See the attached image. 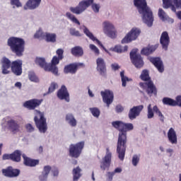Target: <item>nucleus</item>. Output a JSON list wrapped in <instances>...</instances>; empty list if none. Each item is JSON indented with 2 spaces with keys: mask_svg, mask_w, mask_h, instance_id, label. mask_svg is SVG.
I'll use <instances>...</instances> for the list:
<instances>
[{
  "mask_svg": "<svg viewBox=\"0 0 181 181\" xmlns=\"http://www.w3.org/2000/svg\"><path fill=\"white\" fill-rule=\"evenodd\" d=\"M2 173L6 177H18V175L21 174V170L9 166L6 169H3Z\"/></svg>",
  "mask_w": 181,
  "mask_h": 181,
  "instance_id": "obj_20",
  "label": "nucleus"
},
{
  "mask_svg": "<svg viewBox=\"0 0 181 181\" xmlns=\"http://www.w3.org/2000/svg\"><path fill=\"white\" fill-rule=\"evenodd\" d=\"M113 52H115L116 53H124L125 52H128V45H126L123 47L121 45H116L113 48Z\"/></svg>",
  "mask_w": 181,
  "mask_h": 181,
  "instance_id": "obj_41",
  "label": "nucleus"
},
{
  "mask_svg": "<svg viewBox=\"0 0 181 181\" xmlns=\"http://www.w3.org/2000/svg\"><path fill=\"white\" fill-rule=\"evenodd\" d=\"M21 156H22V153L19 150H16L11 153V160L13 162H21Z\"/></svg>",
  "mask_w": 181,
  "mask_h": 181,
  "instance_id": "obj_37",
  "label": "nucleus"
},
{
  "mask_svg": "<svg viewBox=\"0 0 181 181\" xmlns=\"http://www.w3.org/2000/svg\"><path fill=\"white\" fill-rule=\"evenodd\" d=\"M7 129L11 131L13 134H16L21 131V125L18 123V121L11 119L6 122Z\"/></svg>",
  "mask_w": 181,
  "mask_h": 181,
  "instance_id": "obj_19",
  "label": "nucleus"
},
{
  "mask_svg": "<svg viewBox=\"0 0 181 181\" xmlns=\"http://www.w3.org/2000/svg\"><path fill=\"white\" fill-rule=\"evenodd\" d=\"M134 6L138 9L139 13L141 15L143 22L151 28L153 25V13L149 7H148V4L146 0H134Z\"/></svg>",
  "mask_w": 181,
  "mask_h": 181,
  "instance_id": "obj_2",
  "label": "nucleus"
},
{
  "mask_svg": "<svg viewBox=\"0 0 181 181\" xmlns=\"http://www.w3.org/2000/svg\"><path fill=\"white\" fill-rule=\"evenodd\" d=\"M73 180L78 181V179L81 177V168L79 166L75 168L72 170Z\"/></svg>",
  "mask_w": 181,
  "mask_h": 181,
  "instance_id": "obj_36",
  "label": "nucleus"
},
{
  "mask_svg": "<svg viewBox=\"0 0 181 181\" xmlns=\"http://www.w3.org/2000/svg\"><path fill=\"white\" fill-rule=\"evenodd\" d=\"M90 111L92 114V115H93V117H95L96 118H98V117H100V109L98 107H90Z\"/></svg>",
  "mask_w": 181,
  "mask_h": 181,
  "instance_id": "obj_43",
  "label": "nucleus"
},
{
  "mask_svg": "<svg viewBox=\"0 0 181 181\" xmlns=\"http://www.w3.org/2000/svg\"><path fill=\"white\" fill-rule=\"evenodd\" d=\"M85 145L86 143L84 141H79L75 144H71L69 148V156L71 158H75V159L80 158V155H81Z\"/></svg>",
  "mask_w": 181,
  "mask_h": 181,
  "instance_id": "obj_7",
  "label": "nucleus"
},
{
  "mask_svg": "<svg viewBox=\"0 0 181 181\" xmlns=\"http://www.w3.org/2000/svg\"><path fill=\"white\" fill-rule=\"evenodd\" d=\"M163 104L164 105H169L170 107H176V100L170 98H163Z\"/></svg>",
  "mask_w": 181,
  "mask_h": 181,
  "instance_id": "obj_38",
  "label": "nucleus"
},
{
  "mask_svg": "<svg viewBox=\"0 0 181 181\" xmlns=\"http://www.w3.org/2000/svg\"><path fill=\"white\" fill-rule=\"evenodd\" d=\"M158 16L161 21H165L166 19V13L162 8H159L158 10Z\"/></svg>",
  "mask_w": 181,
  "mask_h": 181,
  "instance_id": "obj_47",
  "label": "nucleus"
},
{
  "mask_svg": "<svg viewBox=\"0 0 181 181\" xmlns=\"http://www.w3.org/2000/svg\"><path fill=\"white\" fill-rule=\"evenodd\" d=\"M91 5L93 11L96 13H98V12H100V6L94 4V0H83L79 2L77 6L70 7L69 11H71L72 13L80 15L81 13H83L88 6H91Z\"/></svg>",
  "mask_w": 181,
  "mask_h": 181,
  "instance_id": "obj_5",
  "label": "nucleus"
},
{
  "mask_svg": "<svg viewBox=\"0 0 181 181\" xmlns=\"http://www.w3.org/2000/svg\"><path fill=\"white\" fill-rule=\"evenodd\" d=\"M137 53L138 49H133L130 52V59L132 60V64H134L136 69H142L144 64V59L141 54Z\"/></svg>",
  "mask_w": 181,
  "mask_h": 181,
  "instance_id": "obj_8",
  "label": "nucleus"
},
{
  "mask_svg": "<svg viewBox=\"0 0 181 181\" xmlns=\"http://www.w3.org/2000/svg\"><path fill=\"white\" fill-rule=\"evenodd\" d=\"M124 74H125V71H122L120 72V77H121V80H122V87H127V81H132V79L129 78Z\"/></svg>",
  "mask_w": 181,
  "mask_h": 181,
  "instance_id": "obj_39",
  "label": "nucleus"
},
{
  "mask_svg": "<svg viewBox=\"0 0 181 181\" xmlns=\"http://www.w3.org/2000/svg\"><path fill=\"white\" fill-rule=\"evenodd\" d=\"M69 33L71 36H76V37H80V36H81L80 31L76 30V28H70Z\"/></svg>",
  "mask_w": 181,
  "mask_h": 181,
  "instance_id": "obj_45",
  "label": "nucleus"
},
{
  "mask_svg": "<svg viewBox=\"0 0 181 181\" xmlns=\"http://www.w3.org/2000/svg\"><path fill=\"white\" fill-rule=\"evenodd\" d=\"M142 110H144V105H142L131 108L128 115L129 119H135L136 117H139L141 112H142Z\"/></svg>",
  "mask_w": 181,
  "mask_h": 181,
  "instance_id": "obj_23",
  "label": "nucleus"
},
{
  "mask_svg": "<svg viewBox=\"0 0 181 181\" xmlns=\"http://www.w3.org/2000/svg\"><path fill=\"white\" fill-rule=\"evenodd\" d=\"M115 110L117 112H122V111H124V107L121 106V105H118L116 106Z\"/></svg>",
  "mask_w": 181,
  "mask_h": 181,
  "instance_id": "obj_58",
  "label": "nucleus"
},
{
  "mask_svg": "<svg viewBox=\"0 0 181 181\" xmlns=\"http://www.w3.org/2000/svg\"><path fill=\"white\" fill-rule=\"evenodd\" d=\"M88 95L90 97H94V94H93V92L90 90V88H88Z\"/></svg>",
  "mask_w": 181,
  "mask_h": 181,
  "instance_id": "obj_63",
  "label": "nucleus"
},
{
  "mask_svg": "<svg viewBox=\"0 0 181 181\" xmlns=\"http://www.w3.org/2000/svg\"><path fill=\"white\" fill-rule=\"evenodd\" d=\"M100 94L103 97V101L107 104V107H110V104H112L114 101V93L109 90H105V91H101Z\"/></svg>",
  "mask_w": 181,
  "mask_h": 181,
  "instance_id": "obj_18",
  "label": "nucleus"
},
{
  "mask_svg": "<svg viewBox=\"0 0 181 181\" xmlns=\"http://www.w3.org/2000/svg\"><path fill=\"white\" fill-rule=\"evenodd\" d=\"M139 163V156L134 155L132 158V165L133 166H136Z\"/></svg>",
  "mask_w": 181,
  "mask_h": 181,
  "instance_id": "obj_49",
  "label": "nucleus"
},
{
  "mask_svg": "<svg viewBox=\"0 0 181 181\" xmlns=\"http://www.w3.org/2000/svg\"><path fill=\"white\" fill-rule=\"evenodd\" d=\"M89 47L90 50H92V52H94L95 54H96L97 56L100 54V49H98L95 45L90 44L89 45Z\"/></svg>",
  "mask_w": 181,
  "mask_h": 181,
  "instance_id": "obj_48",
  "label": "nucleus"
},
{
  "mask_svg": "<svg viewBox=\"0 0 181 181\" xmlns=\"http://www.w3.org/2000/svg\"><path fill=\"white\" fill-rule=\"evenodd\" d=\"M113 128L119 131L118 140L117 144V153L120 160L125 159V152H127V144L128 138L127 132L134 129L132 123H125L122 121H115L112 122Z\"/></svg>",
  "mask_w": 181,
  "mask_h": 181,
  "instance_id": "obj_1",
  "label": "nucleus"
},
{
  "mask_svg": "<svg viewBox=\"0 0 181 181\" xmlns=\"http://www.w3.org/2000/svg\"><path fill=\"white\" fill-rule=\"evenodd\" d=\"M28 77L30 81H34L35 83H38L39 81V78H37V76H36V74H35V73L33 72L30 73L28 74Z\"/></svg>",
  "mask_w": 181,
  "mask_h": 181,
  "instance_id": "obj_46",
  "label": "nucleus"
},
{
  "mask_svg": "<svg viewBox=\"0 0 181 181\" xmlns=\"http://www.w3.org/2000/svg\"><path fill=\"white\" fill-rule=\"evenodd\" d=\"M103 32L105 35H107L110 39L117 38V30L114 25L108 21L103 23Z\"/></svg>",
  "mask_w": 181,
  "mask_h": 181,
  "instance_id": "obj_11",
  "label": "nucleus"
},
{
  "mask_svg": "<svg viewBox=\"0 0 181 181\" xmlns=\"http://www.w3.org/2000/svg\"><path fill=\"white\" fill-rule=\"evenodd\" d=\"M160 43L164 50H168V47H169V43H170V38L169 37V34L167 31L162 33L160 38Z\"/></svg>",
  "mask_w": 181,
  "mask_h": 181,
  "instance_id": "obj_25",
  "label": "nucleus"
},
{
  "mask_svg": "<svg viewBox=\"0 0 181 181\" xmlns=\"http://www.w3.org/2000/svg\"><path fill=\"white\" fill-rule=\"evenodd\" d=\"M22 157L23 158V163L25 166H29L30 168H33V167L36 166L37 165H39V160L32 159V158L26 156V155H25V154H23Z\"/></svg>",
  "mask_w": 181,
  "mask_h": 181,
  "instance_id": "obj_28",
  "label": "nucleus"
},
{
  "mask_svg": "<svg viewBox=\"0 0 181 181\" xmlns=\"http://www.w3.org/2000/svg\"><path fill=\"white\" fill-rule=\"evenodd\" d=\"M168 141L173 145H176L177 144V134L175 131V129L171 127L168 132Z\"/></svg>",
  "mask_w": 181,
  "mask_h": 181,
  "instance_id": "obj_27",
  "label": "nucleus"
},
{
  "mask_svg": "<svg viewBox=\"0 0 181 181\" xmlns=\"http://www.w3.org/2000/svg\"><path fill=\"white\" fill-rule=\"evenodd\" d=\"M38 152H39V153H42V152H43V147L42 146L39 147Z\"/></svg>",
  "mask_w": 181,
  "mask_h": 181,
  "instance_id": "obj_64",
  "label": "nucleus"
},
{
  "mask_svg": "<svg viewBox=\"0 0 181 181\" xmlns=\"http://www.w3.org/2000/svg\"><path fill=\"white\" fill-rule=\"evenodd\" d=\"M66 18H68V19L71 21V22H73V23H76V25H78V26H80V25H81L80 21H78L77 18H76V16L74 15L71 14V13L66 12Z\"/></svg>",
  "mask_w": 181,
  "mask_h": 181,
  "instance_id": "obj_40",
  "label": "nucleus"
},
{
  "mask_svg": "<svg viewBox=\"0 0 181 181\" xmlns=\"http://www.w3.org/2000/svg\"><path fill=\"white\" fill-rule=\"evenodd\" d=\"M7 45L16 56L22 57L25 52V40L18 37H11L8 39Z\"/></svg>",
  "mask_w": 181,
  "mask_h": 181,
  "instance_id": "obj_4",
  "label": "nucleus"
},
{
  "mask_svg": "<svg viewBox=\"0 0 181 181\" xmlns=\"http://www.w3.org/2000/svg\"><path fill=\"white\" fill-rule=\"evenodd\" d=\"M106 151V155L100 162V169H102V170H106V169H110V166H111V158L112 156V154L111 153V152H110V148H107Z\"/></svg>",
  "mask_w": 181,
  "mask_h": 181,
  "instance_id": "obj_16",
  "label": "nucleus"
},
{
  "mask_svg": "<svg viewBox=\"0 0 181 181\" xmlns=\"http://www.w3.org/2000/svg\"><path fill=\"white\" fill-rule=\"evenodd\" d=\"M16 87H18V88H21L22 87V83L21 82H17L15 83Z\"/></svg>",
  "mask_w": 181,
  "mask_h": 181,
  "instance_id": "obj_62",
  "label": "nucleus"
},
{
  "mask_svg": "<svg viewBox=\"0 0 181 181\" xmlns=\"http://www.w3.org/2000/svg\"><path fill=\"white\" fill-rule=\"evenodd\" d=\"M72 119H74V116L73 115L68 114L66 115V121H67V122H70Z\"/></svg>",
  "mask_w": 181,
  "mask_h": 181,
  "instance_id": "obj_55",
  "label": "nucleus"
},
{
  "mask_svg": "<svg viewBox=\"0 0 181 181\" xmlns=\"http://www.w3.org/2000/svg\"><path fill=\"white\" fill-rule=\"evenodd\" d=\"M71 127H76L77 125V120L76 118L72 119L70 122H68Z\"/></svg>",
  "mask_w": 181,
  "mask_h": 181,
  "instance_id": "obj_57",
  "label": "nucleus"
},
{
  "mask_svg": "<svg viewBox=\"0 0 181 181\" xmlns=\"http://www.w3.org/2000/svg\"><path fill=\"white\" fill-rule=\"evenodd\" d=\"M155 112V113H154ZM155 114L158 115L161 122H165V116L159 110L157 105H154L152 108V105L149 104L147 107V117L148 119H151L155 117Z\"/></svg>",
  "mask_w": 181,
  "mask_h": 181,
  "instance_id": "obj_10",
  "label": "nucleus"
},
{
  "mask_svg": "<svg viewBox=\"0 0 181 181\" xmlns=\"http://www.w3.org/2000/svg\"><path fill=\"white\" fill-rule=\"evenodd\" d=\"M35 64H38L42 69H44L45 71H49V69H46V67H47L49 64L46 63V59L45 58L37 57L35 59Z\"/></svg>",
  "mask_w": 181,
  "mask_h": 181,
  "instance_id": "obj_35",
  "label": "nucleus"
},
{
  "mask_svg": "<svg viewBox=\"0 0 181 181\" xmlns=\"http://www.w3.org/2000/svg\"><path fill=\"white\" fill-rule=\"evenodd\" d=\"M163 8H170L173 12H176V8L181 9V0H163Z\"/></svg>",
  "mask_w": 181,
  "mask_h": 181,
  "instance_id": "obj_15",
  "label": "nucleus"
},
{
  "mask_svg": "<svg viewBox=\"0 0 181 181\" xmlns=\"http://www.w3.org/2000/svg\"><path fill=\"white\" fill-rule=\"evenodd\" d=\"M112 70H115V71L119 69V65H118L117 64H112Z\"/></svg>",
  "mask_w": 181,
  "mask_h": 181,
  "instance_id": "obj_59",
  "label": "nucleus"
},
{
  "mask_svg": "<svg viewBox=\"0 0 181 181\" xmlns=\"http://www.w3.org/2000/svg\"><path fill=\"white\" fill-rule=\"evenodd\" d=\"M151 63L155 66L159 73H163L165 71V66H163V62L160 57H150Z\"/></svg>",
  "mask_w": 181,
  "mask_h": 181,
  "instance_id": "obj_24",
  "label": "nucleus"
},
{
  "mask_svg": "<svg viewBox=\"0 0 181 181\" xmlns=\"http://www.w3.org/2000/svg\"><path fill=\"white\" fill-rule=\"evenodd\" d=\"M41 2L42 0H28L24 8L25 9H36L40 5Z\"/></svg>",
  "mask_w": 181,
  "mask_h": 181,
  "instance_id": "obj_31",
  "label": "nucleus"
},
{
  "mask_svg": "<svg viewBox=\"0 0 181 181\" xmlns=\"http://www.w3.org/2000/svg\"><path fill=\"white\" fill-rule=\"evenodd\" d=\"M57 35L56 33H45V40L48 43H56Z\"/></svg>",
  "mask_w": 181,
  "mask_h": 181,
  "instance_id": "obj_34",
  "label": "nucleus"
},
{
  "mask_svg": "<svg viewBox=\"0 0 181 181\" xmlns=\"http://www.w3.org/2000/svg\"><path fill=\"white\" fill-rule=\"evenodd\" d=\"M121 172H122V168H117L113 171V173H114V175H115V173H121Z\"/></svg>",
  "mask_w": 181,
  "mask_h": 181,
  "instance_id": "obj_61",
  "label": "nucleus"
},
{
  "mask_svg": "<svg viewBox=\"0 0 181 181\" xmlns=\"http://www.w3.org/2000/svg\"><path fill=\"white\" fill-rule=\"evenodd\" d=\"M114 173L113 172H107L106 173V179L108 181H112V177H114Z\"/></svg>",
  "mask_w": 181,
  "mask_h": 181,
  "instance_id": "obj_52",
  "label": "nucleus"
},
{
  "mask_svg": "<svg viewBox=\"0 0 181 181\" xmlns=\"http://www.w3.org/2000/svg\"><path fill=\"white\" fill-rule=\"evenodd\" d=\"M42 103H43L42 99L34 98L25 101L23 105L24 108H27V110H36L37 107H40Z\"/></svg>",
  "mask_w": 181,
  "mask_h": 181,
  "instance_id": "obj_14",
  "label": "nucleus"
},
{
  "mask_svg": "<svg viewBox=\"0 0 181 181\" xmlns=\"http://www.w3.org/2000/svg\"><path fill=\"white\" fill-rule=\"evenodd\" d=\"M35 39H40V37H45V33L40 30L37 31L34 35Z\"/></svg>",
  "mask_w": 181,
  "mask_h": 181,
  "instance_id": "obj_50",
  "label": "nucleus"
},
{
  "mask_svg": "<svg viewBox=\"0 0 181 181\" xmlns=\"http://www.w3.org/2000/svg\"><path fill=\"white\" fill-rule=\"evenodd\" d=\"M71 54H73V56H75V57H81V56H83V54H84V51L83 50V48H81V47L76 46L71 48Z\"/></svg>",
  "mask_w": 181,
  "mask_h": 181,
  "instance_id": "obj_33",
  "label": "nucleus"
},
{
  "mask_svg": "<svg viewBox=\"0 0 181 181\" xmlns=\"http://www.w3.org/2000/svg\"><path fill=\"white\" fill-rule=\"evenodd\" d=\"M11 5H14L17 8H20V6H22V4L19 0H11Z\"/></svg>",
  "mask_w": 181,
  "mask_h": 181,
  "instance_id": "obj_51",
  "label": "nucleus"
},
{
  "mask_svg": "<svg viewBox=\"0 0 181 181\" xmlns=\"http://www.w3.org/2000/svg\"><path fill=\"white\" fill-rule=\"evenodd\" d=\"M57 95L59 100H65L66 103L70 101V94L64 85H62L61 88L57 91Z\"/></svg>",
  "mask_w": 181,
  "mask_h": 181,
  "instance_id": "obj_22",
  "label": "nucleus"
},
{
  "mask_svg": "<svg viewBox=\"0 0 181 181\" xmlns=\"http://www.w3.org/2000/svg\"><path fill=\"white\" fill-rule=\"evenodd\" d=\"M96 70L98 71L99 74L105 78H107V64L104 59L98 57L96 59Z\"/></svg>",
  "mask_w": 181,
  "mask_h": 181,
  "instance_id": "obj_12",
  "label": "nucleus"
},
{
  "mask_svg": "<svg viewBox=\"0 0 181 181\" xmlns=\"http://www.w3.org/2000/svg\"><path fill=\"white\" fill-rule=\"evenodd\" d=\"M156 49V46L148 45V47H146L141 49V54L144 56H149V54H152V53H153Z\"/></svg>",
  "mask_w": 181,
  "mask_h": 181,
  "instance_id": "obj_32",
  "label": "nucleus"
},
{
  "mask_svg": "<svg viewBox=\"0 0 181 181\" xmlns=\"http://www.w3.org/2000/svg\"><path fill=\"white\" fill-rule=\"evenodd\" d=\"M80 65V64H69V65L64 66V72L65 74H69V73L71 74H76Z\"/></svg>",
  "mask_w": 181,
  "mask_h": 181,
  "instance_id": "obj_26",
  "label": "nucleus"
},
{
  "mask_svg": "<svg viewBox=\"0 0 181 181\" xmlns=\"http://www.w3.org/2000/svg\"><path fill=\"white\" fill-rule=\"evenodd\" d=\"M23 62L21 59L13 61L11 66V71L15 76H22V64Z\"/></svg>",
  "mask_w": 181,
  "mask_h": 181,
  "instance_id": "obj_17",
  "label": "nucleus"
},
{
  "mask_svg": "<svg viewBox=\"0 0 181 181\" xmlns=\"http://www.w3.org/2000/svg\"><path fill=\"white\" fill-rule=\"evenodd\" d=\"M56 54L58 59L63 60L64 59V50L62 48L57 49Z\"/></svg>",
  "mask_w": 181,
  "mask_h": 181,
  "instance_id": "obj_44",
  "label": "nucleus"
},
{
  "mask_svg": "<svg viewBox=\"0 0 181 181\" xmlns=\"http://www.w3.org/2000/svg\"><path fill=\"white\" fill-rule=\"evenodd\" d=\"M140 78L142 81L146 82H140L139 86L142 90L146 91L149 97H152V95H158V88H156V86H155L153 81H152L149 77V71L147 69L142 71L141 74L140 75Z\"/></svg>",
  "mask_w": 181,
  "mask_h": 181,
  "instance_id": "obj_3",
  "label": "nucleus"
},
{
  "mask_svg": "<svg viewBox=\"0 0 181 181\" xmlns=\"http://www.w3.org/2000/svg\"><path fill=\"white\" fill-rule=\"evenodd\" d=\"M52 173H53L54 176H59V169H57V168H54L52 170Z\"/></svg>",
  "mask_w": 181,
  "mask_h": 181,
  "instance_id": "obj_60",
  "label": "nucleus"
},
{
  "mask_svg": "<svg viewBox=\"0 0 181 181\" xmlns=\"http://www.w3.org/2000/svg\"><path fill=\"white\" fill-rule=\"evenodd\" d=\"M50 170H52V167H50V165H45L42 174L39 176V180L47 181V177L49 176V173H50Z\"/></svg>",
  "mask_w": 181,
  "mask_h": 181,
  "instance_id": "obj_30",
  "label": "nucleus"
},
{
  "mask_svg": "<svg viewBox=\"0 0 181 181\" xmlns=\"http://www.w3.org/2000/svg\"><path fill=\"white\" fill-rule=\"evenodd\" d=\"M34 122L39 132L45 134L47 131V122H46V117H45V113L35 110Z\"/></svg>",
  "mask_w": 181,
  "mask_h": 181,
  "instance_id": "obj_6",
  "label": "nucleus"
},
{
  "mask_svg": "<svg viewBox=\"0 0 181 181\" xmlns=\"http://www.w3.org/2000/svg\"><path fill=\"white\" fill-rule=\"evenodd\" d=\"M61 59L58 58L57 56H54L52 59L51 64H49L46 67L49 71H51L54 76H59V68H57V64L60 63Z\"/></svg>",
  "mask_w": 181,
  "mask_h": 181,
  "instance_id": "obj_13",
  "label": "nucleus"
},
{
  "mask_svg": "<svg viewBox=\"0 0 181 181\" xmlns=\"http://www.w3.org/2000/svg\"><path fill=\"white\" fill-rule=\"evenodd\" d=\"M83 33H85V35H86V36H88V37H89V39H90V40H93V42H96L97 44L99 46H100L102 47V49H103V50L107 51V49H105V47H104L103 43H101L98 39H97V38H95V37H94V35H93L92 33L90 32V30H88V28L85 27V28L83 30Z\"/></svg>",
  "mask_w": 181,
  "mask_h": 181,
  "instance_id": "obj_29",
  "label": "nucleus"
},
{
  "mask_svg": "<svg viewBox=\"0 0 181 181\" xmlns=\"http://www.w3.org/2000/svg\"><path fill=\"white\" fill-rule=\"evenodd\" d=\"M56 88H59V85L56 82H52L49 88L48 91L46 93H44V95H47V94H51L53 93Z\"/></svg>",
  "mask_w": 181,
  "mask_h": 181,
  "instance_id": "obj_42",
  "label": "nucleus"
},
{
  "mask_svg": "<svg viewBox=\"0 0 181 181\" xmlns=\"http://www.w3.org/2000/svg\"><path fill=\"white\" fill-rule=\"evenodd\" d=\"M2 159H3V160H12L11 153H10V154H8V153L4 154L3 156H2Z\"/></svg>",
  "mask_w": 181,
  "mask_h": 181,
  "instance_id": "obj_54",
  "label": "nucleus"
},
{
  "mask_svg": "<svg viewBox=\"0 0 181 181\" xmlns=\"http://www.w3.org/2000/svg\"><path fill=\"white\" fill-rule=\"evenodd\" d=\"M141 35V29L137 28H133L130 32H129L125 37L122 40L121 43L122 45L125 43H131L134 40H136Z\"/></svg>",
  "mask_w": 181,
  "mask_h": 181,
  "instance_id": "obj_9",
  "label": "nucleus"
},
{
  "mask_svg": "<svg viewBox=\"0 0 181 181\" xmlns=\"http://www.w3.org/2000/svg\"><path fill=\"white\" fill-rule=\"evenodd\" d=\"M176 106L181 107V95H178L175 98Z\"/></svg>",
  "mask_w": 181,
  "mask_h": 181,
  "instance_id": "obj_56",
  "label": "nucleus"
},
{
  "mask_svg": "<svg viewBox=\"0 0 181 181\" xmlns=\"http://www.w3.org/2000/svg\"><path fill=\"white\" fill-rule=\"evenodd\" d=\"M1 64L2 74H9L11 73L9 69H11L12 66V62H11L9 59L6 58V57H4L1 59Z\"/></svg>",
  "mask_w": 181,
  "mask_h": 181,
  "instance_id": "obj_21",
  "label": "nucleus"
},
{
  "mask_svg": "<svg viewBox=\"0 0 181 181\" xmlns=\"http://www.w3.org/2000/svg\"><path fill=\"white\" fill-rule=\"evenodd\" d=\"M25 129H27L28 132H33V131H35V127H33L30 123L25 125Z\"/></svg>",
  "mask_w": 181,
  "mask_h": 181,
  "instance_id": "obj_53",
  "label": "nucleus"
}]
</instances>
